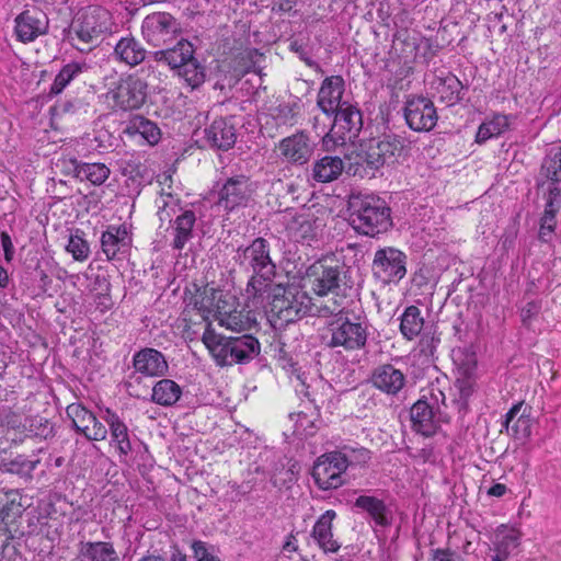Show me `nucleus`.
Returning a JSON list of instances; mask_svg holds the SVG:
<instances>
[{
    "mask_svg": "<svg viewBox=\"0 0 561 561\" xmlns=\"http://www.w3.org/2000/svg\"><path fill=\"white\" fill-rule=\"evenodd\" d=\"M404 118L408 126L415 131L432 130L437 123L434 103L424 96H414L405 102Z\"/></svg>",
    "mask_w": 561,
    "mask_h": 561,
    "instance_id": "nucleus-14",
    "label": "nucleus"
},
{
    "mask_svg": "<svg viewBox=\"0 0 561 561\" xmlns=\"http://www.w3.org/2000/svg\"><path fill=\"white\" fill-rule=\"evenodd\" d=\"M178 75L185 81L187 87L194 90L205 82L206 68L193 57L178 70Z\"/></svg>",
    "mask_w": 561,
    "mask_h": 561,
    "instance_id": "nucleus-43",
    "label": "nucleus"
},
{
    "mask_svg": "<svg viewBox=\"0 0 561 561\" xmlns=\"http://www.w3.org/2000/svg\"><path fill=\"white\" fill-rule=\"evenodd\" d=\"M233 261L242 271L251 273L245 289L248 297L264 296L276 276V264L272 260L268 241L257 237L249 245L239 247Z\"/></svg>",
    "mask_w": 561,
    "mask_h": 561,
    "instance_id": "nucleus-1",
    "label": "nucleus"
},
{
    "mask_svg": "<svg viewBox=\"0 0 561 561\" xmlns=\"http://www.w3.org/2000/svg\"><path fill=\"white\" fill-rule=\"evenodd\" d=\"M328 323V333L330 335L327 345L331 348H343L346 352L362 350L366 346L368 339V327L364 321L350 317L343 309L335 313Z\"/></svg>",
    "mask_w": 561,
    "mask_h": 561,
    "instance_id": "nucleus-5",
    "label": "nucleus"
},
{
    "mask_svg": "<svg viewBox=\"0 0 561 561\" xmlns=\"http://www.w3.org/2000/svg\"><path fill=\"white\" fill-rule=\"evenodd\" d=\"M370 382L382 393L397 396L404 388L407 378L403 371L392 364H382L373 370Z\"/></svg>",
    "mask_w": 561,
    "mask_h": 561,
    "instance_id": "nucleus-21",
    "label": "nucleus"
},
{
    "mask_svg": "<svg viewBox=\"0 0 561 561\" xmlns=\"http://www.w3.org/2000/svg\"><path fill=\"white\" fill-rule=\"evenodd\" d=\"M147 82L135 75L121 78L106 93V99L123 111L140 108L147 99Z\"/></svg>",
    "mask_w": 561,
    "mask_h": 561,
    "instance_id": "nucleus-9",
    "label": "nucleus"
},
{
    "mask_svg": "<svg viewBox=\"0 0 561 561\" xmlns=\"http://www.w3.org/2000/svg\"><path fill=\"white\" fill-rule=\"evenodd\" d=\"M435 89L440 101L445 102L447 105H454L461 100L460 92L462 90V83L454 75L439 78Z\"/></svg>",
    "mask_w": 561,
    "mask_h": 561,
    "instance_id": "nucleus-41",
    "label": "nucleus"
},
{
    "mask_svg": "<svg viewBox=\"0 0 561 561\" xmlns=\"http://www.w3.org/2000/svg\"><path fill=\"white\" fill-rule=\"evenodd\" d=\"M147 55L145 47L133 36L122 37L114 47V56L129 67L140 65Z\"/></svg>",
    "mask_w": 561,
    "mask_h": 561,
    "instance_id": "nucleus-32",
    "label": "nucleus"
},
{
    "mask_svg": "<svg viewBox=\"0 0 561 561\" xmlns=\"http://www.w3.org/2000/svg\"><path fill=\"white\" fill-rule=\"evenodd\" d=\"M407 256L396 248H383L375 252L371 271L382 284L396 283L407 274Z\"/></svg>",
    "mask_w": 561,
    "mask_h": 561,
    "instance_id": "nucleus-10",
    "label": "nucleus"
},
{
    "mask_svg": "<svg viewBox=\"0 0 561 561\" xmlns=\"http://www.w3.org/2000/svg\"><path fill=\"white\" fill-rule=\"evenodd\" d=\"M506 490L507 489L504 484L495 483L489 489L488 494L491 496L501 497L506 493Z\"/></svg>",
    "mask_w": 561,
    "mask_h": 561,
    "instance_id": "nucleus-60",
    "label": "nucleus"
},
{
    "mask_svg": "<svg viewBox=\"0 0 561 561\" xmlns=\"http://www.w3.org/2000/svg\"><path fill=\"white\" fill-rule=\"evenodd\" d=\"M402 149L401 140L396 137L373 139L366 147L365 162L369 168L378 170L383 165L393 164Z\"/></svg>",
    "mask_w": 561,
    "mask_h": 561,
    "instance_id": "nucleus-17",
    "label": "nucleus"
},
{
    "mask_svg": "<svg viewBox=\"0 0 561 561\" xmlns=\"http://www.w3.org/2000/svg\"><path fill=\"white\" fill-rule=\"evenodd\" d=\"M439 342L435 331L425 330L419 342L420 352L425 356H433Z\"/></svg>",
    "mask_w": 561,
    "mask_h": 561,
    "instance_id": "nucleus-52",
    "label": "nucleus"
},
{
    "mask_svg": "<svg viewBox=\"0 0 561 561\" xmlns=\"http://www.w3.org/2000/svg\"><path fill=\"white\" fill-rule=\"evenodd\" d=\"M331 129L322 138L325 151H333L344 146L346 141L356 138L363 127L362 112L356 104L344 103V106L334 114Z\"/></svg>",
    "mask_w": 561,
    "mask_h": 561,
    "instance_id": "nucleus-7",
    "label": "nucleus"
},
{
    "mask_svg": "<svg viewBox=\"0 0 561 561\" xmlns=\"http://www.w3.org/2000/svg\"><path fill=\"white\" fill-rule=\"evenodd\" d=\"M283 550L288 552H296L298 550L297 540L294 534H289L285 543L283 545Z\"/></svg>",
    "mask_w": 561,
    "mask_h": 561,
    "instance_id": "nucleus-59",
    "label": "nucleus"
},
{
    "mask_svg": "<svg viewBox=\"0 0 561 561\" xmlns=\"http://www.w3.org/2000/svg\"><path fill=\"white\" fill-rule=\"evenodd\" d=\"M556 228V209L545 211L540 219L539 239L543 242L550 240Z\"/></svg>",
    "mask_w": 561,
    "mask_h": 561,
    "instance_id": "nucleus-51",
    "label": "nucleus"
},
{
    "mask_svg": "<svg viewBox=\"0 0 561 561\" xmlns=\"http://www.w3.org/2000/svg\"><path fill=\"white\" fill-rule=\"evenodd\" d=\"M77 561H119L112 542L81 541L78 545Z\"/></svg>",
    "mask_w": 561,
    "mask_h": 561,
    "instance_id": "nucleus-29",
    "label": "nucleus"
},
{
    "mask_svg": "<svg viewBox=\"0 0 561 561\" xmlns=\"http://www.w3.org/2000/svg\"><path fill=\"white\" fill-rule=\"evenodd\" d=\"M345 81L341 76L327 77L319 89L317 96L318 107L328 116H332L337 110L350 103L343 100Z\"/></svg>",
    "mask_w": 561,
    "mask_h": 561,
    "instance_id": "nucleus-19",
    "label": "nucleus"
},
{
    "mask_svg": "<svg viewBox=\"0 0 561 561\" xmlns=\"http://www.w3.org/2000/svg\"><path fill=\"white\" fill-rule=\"evenodd\" d=\"M336 513L333 510L325 511L313 525L311 537L324 553H336L341 543L333 536V520Z\"/></svg>",
    "mask_w": 561,
    "mask_h": 561,
    "instance_id": "nucleus-24",
    "label": "nucleus"
},
{
    "mask_svg": "<svg viewBox=\"0 0 561 561\" xmlns=\"http://www.w3.org/2000/svg\"><path fill=\"white\" fill-rule=\"evenodd\" d=\"M512 116L505 114H495L489 121L483 122L477 131L476 141L484 144L493 137H497L505 133L511 125Z\"/></svg>",
    "mask_w": 561,
    "mask_h": 561,
    "instance_id": "nucleus-36",
    "label": "nucleus"
},
{
    "mask_svg": "<svg viewBox=\"0 0 561 561\" xmlns=\"http://www.w3.org/2000/svg\"><path fill=\"white\" fill-rule=\"evenodd\" d=\"M296 1L297 0H275L273 9H277L282 12H287L293 9V7L296 4Z\"/></svg>",
    "mask_w": 561,
    "mask_h": 561,
    "instance_id": "nucleus-58",
    "label": "nucleus"
},
{
    "mask_svg": "<svg viewBox=\"0 0 561 561\" xmlns=\"http://www.w3.org/2000/svg\"><path fill=\"white\" fill-rule=\"evenodd\" d=\"M334 453L344 461L345 470L350 466L366 465L371 458L370 450L358 445H343Z\"/></svg>",
    "mask_w": 561,
    "mask_h": 561,
    "instance_id": "nucleus-44",
    "label": "nucleus"
},
{
    "mask_svg": "<svg viewBox=\"0 0 561 561\" xmlns=\"http://www.w3.org/2000/svg\"><path fill=\"white\" fill-rule=\"evenodd\" d=\"M412 427L424 436L436 432L437 423L434 408L424 399L417 400L411 408Z\"/></svg>",
    "mask_w": 561,
    "mask_h": 561,
    "instance_id": "nucleus-30",
    "label": "nucleus"
},
{
    "mask_svg": "<svg viewBox=\"0 0 561 561\" xmlns=\"http://www.w3.org/2000/svg\"><path fill=\"white\" fill-rule=\"evenodd\" d=\"M255 304L268 307L270 312L280 322L290 323L307 314L311 299L306 291L296 285L284 286L271 282L264 296H250Z\"/></svg>",
    "mask_w": 561,
    "mask_h": 561,
    "instance_id": "nucleus-2",
    "label": "nucleus"
},
{
    "mask_svg": "<svg viewBox=\"0 0 561 561\" xmlns=\"http://www.w3.org/2000/svg\"><path fill=\"white\" fill-rule=\"evenodd\" d=\"M520 534L515 528L501 526L496 533L495 556L494 559L504 561L508 558L511 552L518 546Z\"/></svg>",
    "mask_w": 561,
    "mask_h": 561,
    "instance_id": "nucleus-37",
    "label": "nucleus"
},
{
    "mask_svg": "<svg viewBox=\"0 0 561 561\" xmlns=\"http://www.w3.org/2000/svg\"><path fill=\"white\" fill-rule=\"evenodd\" d=\"M130 244V237L125 225H110L101 236V248L107 260H114Z\"/></svg>",
    "mask_w": 561,
    "mask_h": 561,
    "instance_id": "nucleus-27",
    "label": "nucleus"
},
{
    "mask_svg": "<svg viewBox=\"0 0 561 561\" xmlns=\"http://www.w3.org/2000/svg\"><path fill=\"white\" fill-rule=\"evenodd\" d=\"M72 175L80 181H89L91 184L102 185L111 174L110 168L101 162H83L76 158L69 160Z\"/></svg>",
    "mask_w": 561,
    "mask_h": 561,
    "instance_id": "nucleus-28",
    "label": "nucleus"
},
{
    "mask_svg": "<svg viewBox=\"0 0 561 561\" xmlns=\"http://www.w3.org/2000/svg\"><path fill=\"white\" fill-rule=\"evenodd\" d=\"M9 284V276L7 270L0 265V287L5 288Z\"/></svg>",
    "mask_w": 561,
    "mask_h": 561,
    "instance_id": "nucleus-61",
    "label": "nucleus"
},
{
    "mask_svg": "<svg viewBox=\"0 0 561 561\" xmlns=\"http://www.w3.org/2000/svg\"><path fill=\"white\" fill-rule=\"evenodd\" d=\"M541 309V304L538 300L528 301L520 309V319L524 325H529L534 318L538 316Z\"/></svg>",
    "mask_w": 561,
    "mask_h": 561,
    "instance_id": "nucleus-54",
    "label": "nucleus"
},
{
    "mask_svg": "<svg viewBox=\"0 0 561 561\" xmlns=\"http://www.w3.org/2000/svg\"><path fill=\"white\" fill-rule=\"evenodd\" d=\"M1 244L4 251V259L7 262H10L14 254V247L11 241L10 236L7 232L1 233Z\"/></svg>",
    "mask_w": 561,
    "mask_h": 561,
    "instance_id": "nucleus-56",
    "label": "nucleus"
},
{
    "mask_svg": "<svg viewBox=\"0 0 561 561\" xmlns=\"http://www.w3.org/2000/svg\"><path fill=\"white\" fill-rule=\"evenodd\" d=\"M7 499L5 504L0 511L3 520L20 516L24 510L21 503V496L18 492L11 491L7 493Z\"/></svg>",
    "mask_w": 561,
    "mask_h": 561,
    "instance_id": "nucleus-50",
    "label": "nucleus"
},
{
    "mask_svg": "<svg viewBox=\"0 0 561 561\" xmlns=\"http://www.w3.org/2000/svg\"><path fill=\"white\" fill-rule=\"evenodd\" d=\"M234 297L219 299L216 319L221 327L234 332L250 330L256 324V318L251 310L233 306Z\"/></svg>",
    "mask_w": 561,
    "mask_h": 561,
    "instance_id": "nucleus-15",
    "label": "nucleus"
},
{
    "mask_svg": "<svg viewBox=\"0 0 561 561\" xmlns=\"http://www.w3.org/2000/svg\"><path fill=\"white\" fill-rule=\"evenodd\" d=\"M158 216L161 221L172 222L173 240L171 247L181 251L193 238V229L196 222V216L193 210L181 211L179 201L172 195H162L158 203Z\"/></svg>",
    "mask_w": 561,
    "mask_h": 561,
    "instance_id": "nucleus-6",
    "label": "nucleus"
},
{
    "mask_svg": "<svg viewBox=\"0 0 561 561\" xmlns=\"http://www.w3.org/2000/svg\"><path fill=\"white\" fill-rule=\"evenodd\" d=\"M181 394L182 390L174 380L161 379L153 386L151 399L157 404L170 407L180 399Z\"/></svg>",
    "mask_w": 561,
    "mask_h": 561,
    "instance_id": "nucleus-40",
    "label": "nucleus"
},
{
    "mask_svg": "<svg viewBox=\"0 0 561 561\" xmlns=\"http://www.w3.org/2000/svg\"><path fill=\"white\" fill-rule=\"evenodd\" d=\"M15 34L20 42L31 43L46 34L48 21L44 14L24 11L15 18Z\"/></svg>",
    "mask_w": 561,
    "mask_h": 561,
    "instance_id": "nucleus-23",
    "label": "nucleus"
},
{
    "mask_svg": "<svg viewBox=\"0 0 561 561\" xmlns=\"http://www.w3.org/2000/svg\"><path fill=\"white\" fill-rule=\"evenodd\" d=\"M344 170V162L337 156H324L312 164L311 178L318 183H330L337 180Z\"/></svg>",
    "mask_w": 561,
    "mask_h": 561,
    "instance_id": "nucleus-33",
    "label": "nucleus"
},
{
    "mask_svg": "<svg viewBox=\"0 0 561 561\" xmlns=\"http://www.w3.org/2000/svg\"><path fill=\"white\" fill-rule=\"evenodd\" d=\"M202 341L218 366L245 364L260 353V343L251 334L226 337L208 325Z\"/></svg>",
    "mask_w": 561,
    "mask_h": 561,
    "instance_id": "nucleus-3",
    "label": "nucleus"
},
{
    "mask_svg": "<svg viewBox=\"0 0 561 561\" xmlns=\"http://www.w3.org/2000/svg\"><path fill=\"white\" fill-rule=\"evenodd\" d=\"M128 129L139 134L150 145H156L160 140L161 133L157 124L142 116H136Z\"/></svg>",
    "mask_w": 561,
    "mask_h": 561,
    "instance_id": "nucleus-45",
    "label": "nucleus"
},
{
    "mask_svg": "<svg viewBox=\"0 0 561 561\" xmlns=\"http://www.w3.org/2000/svg\"><path fill=\"white\" fill-rule=\"evenodd\" d=\"M205 139L211 148L219 150H229L237 140L234 126L226 118L215 119L204 130Z\"/></svg>",
    "mask_w": 561,
    "mask_h": 561,
    "instance_id": "nucleus-26",
    "label": "nucleus"
},
{
    "mask_svg": "<svg viewBox=\"0 0 561 561\" xmlns=\"http://www.w3.org/2000/svg\"><path fill=\"white\" fill-rule=\"evenodd\" d=\"M66 412L72 422L73 428L80 434H83L88 430V425L93 421V413L81 403L69 404Z\"/></svg>",
    "mask_w": 561,
    "mask_h": 561,
    "instance_id": "nucleus-46",
    "label": "nucleus"
},
{
    "mask_svg": "<svg viewBox=\"0 0 561 561\" xmlns=\"http://www.w3.org/2000/svg\"><path fill=\"white\" fill-rule=\"evenodd\" d=\"M542 174L553 183L559 182L558 174L561 172V148L552 149L541 165Z\"/></svg>",
    "mask_w": 561,
    "mask_h": 561,
    "instance_id": "nucleus-47",
    "label": "nucleus"
},
{
    "mask_svg": "<svg viewBox=\"0 0 561 561\" xmlns=\"http://www.w3.org/2000/svg\"><path fill=\"white\" fill-rule=\"evenodd\" d=\"M277 148L282 159L295 165L308 163L313 153L310 138L304 131H298L282 139Z\"/></svg>",
    "mask_w": 561,
    "mask_h": 561,
    "instance_id": "nucleus-18",
    "label": "nucleus"
},
{
    "mask_svg": "<svg viewBox=\"0 0 561 561\" xmlns=\"http://www.w3.org/2000/svg\"><path fill=\"white\" fill-rule=\"evenodd\" d=\"M192 549L194 551V556L197 559V561H203L206 558H209L213 556L208 551L206 545L203 541H194L192 545Z\"/></svg>",
    "mask_w": 561,
    "mask_h": 561,
    "instance_id": "nucleus-57",
    "label": "nucleus"
},
{
    "mask_svg": "<svg viewBox=\"0 0 561 561\" xmlns=\"http://www.w3.org/2000/svg\"><path fill=\"white\" fill-rule=\"evenodd\" d=\"M253 193L254 186L248 176H231L220 190L218 204L226 210L231 211L238 207L247 206Z\"/></svg>",
    "mask_w": 561,
    "mask_h": 561,
    "instance_id": "nucleus-16",
    "label": "nucleus"
},
{
    "mask_svg": "<svg viewBox=\"0 0 561 561\" xmlns=\"http://www.w3.org/2000/svg\"><path fill=\"white\" fill-rule=\"evenodd\" d=\"M101 419L108 426L110 445L115 448L119 459L125 460L133 453L131 434L127 425L108 408L103 411Z\"/></svg>",
    "mask_w": 561,
    "mask_h": 561,
    "instance_id": "nucleus-20",
    "label": "nucleus"
},
{
    "mask_svg": "<svg viewBox=\"0 0 561 561\" xmlns=\"http://www.w3.org/2000/svg\"><path fill=\"white\" fill-rule=\"evenodd\" d=\"M180 24L168 12H153L148 14L141 24L145 39L154 47L169 44L180 33Z\"/></svg>",
    "mask_w": 561,
    "mask_h": 561,
    "instance_id": "nucleus-11",
    "label": "nucleus"
},
{
    "mask_svg": "<svg viewBox=\"0 0 561 561\" xmlns=\"http://www.w3.org/2000/svg\"><path fill=\"white\" fill-rule=\"evenodd\" d=\"M138 561H165V559L160 556L149 554L140 558Z\"/></svg>",
    "mask_w": 561,
    "mask_h": 561,
    "instance_id": "nucleus-64",
    "label": "nucleus"
},
{
    "mask_svg": "<svg viewBox=\"0 0 561 561\" xmlns=\"http://www.w3.org/2000/svg\"><path fill=\"white\" fill-rule=\"evenodd\" d=\"M432 561H463L462 558L450 549H433Z\"/></svg>",
    "mask_w": 561,
    "mask_h": 561,
    "instance_id": "nucleus-55",
    "label": "nucleus"
},
{
    "mask_svg": "<svg viewBox=\"0 0 561 561\" xmlns=\"http://www.w3.org/2000/svg\"><path fill=\"white\" fill-rule=\"evenodd\" d=\"M453 359L458 366L460 374L455 386L459 390L460 399L466 401L474 391L472 375L477 365V359L473 353L465 354L461 350L454 352Z\"/></svg>",
    "mask_w": 561,
    "mask_h": 561,
    "instance_id": "nucleus-25",
    "label": "nucleus"
},
{
    "mask_svg": "<svg viewBox=\"0 0 561 561\" xmlns=\"http://www.w3.org/2000/svg\"><path fill=\"white\" fill-rule=\"evenodd\" d=\"M523 407V402L514 404L508 412L505 414V421L503 427L515 438H528L531 434V417L524 413L519 414Z\"/></svg>",
    "mask_w": 561,
    "mask_h": 561,
    "instance_id": "nucleus-34",
    "label": "nucleus"
},
{
    "mask_svg": "<svg viewBox=\"0 0 561 561\" xmlns=\"http://www.w3.org/2000/svg\"><path fill=\"white\" fill-rule=\"evenodd\" d=\"M111 14L107 10L100 7H92L83 11L71 27V39L78 41L73 44L79 50L83 51L87 46L96 43L100 37L110 31Z\"/></svg>",
    "mask_w": 561,
    "mask_h": 561,
    "instance_id": "nucleus-8",
    "label": "nucleus"
},
{
    "mask_svg": "<svg viewBox=\"0 0 561 561\" xmlns=\"http://www.w3.org/2000/svg\"><path fill=\"white\" fill-rule=\"evenodd\" d=\"M66 250L76 261H84L90 254L89 243L78 233L70 236Z\"/></svg>",
    "mask_w": 561,
    "mask_h": 561,
    "instance_id": "nucleus-49",
    "label": "nucleus"
},
{
    "mask_svg": "<svg viewBox=\"0 0 561 561\" xmlns=\"http://www.w3.org/2000/svg\"><path fill=\"white\" fill-rule=\"evenodd\" d=\"M92 427L88 426V430L83 432V436L88 440L99 442L104 440L107 437V427L93 414V421L91 422Z\"/></svg>",
    "mask_w": 561,
    "mask_h": 561,
    "instance_id": "nucleus-53",
    "label": "nucleus"
},
{
    "mask_svg": "<svg viewBox=\"0 0 561 561\" xmlns=\"http://www.w3.org/2000/svg\"><path fill=\"white\" fill-rule=\"evenodd\" d=\"M340 275V267L332 260H320L307 268L305 282L316 295L327 296L339 288Z\"/></svg>",
    "mask_w": 561,
    "mask_h": 561,
    "instance_id": "nucleus-12",
    "label": "nucleus"
},
{
    "mask_svg": "<svg viewBox=\"0 0 561 561\" xmlns=\"http://www.w3.org/2000/svg\"><path fill=\"white\" fill-rule=\"evenodd\" d=\"M88 69L84 62H69L57 73L50 85V94H59L80 73Z\"/></svg>",
    "mask_w": 561,
    "mask_h": 561,
    "instance_id": "nucleus-42",
    "label": "nucleus"
},
{
    "mask_svg": "<svg viewBox=\"0 0 561 561\" xmlns=\"http://www.w3.org/2000/svg\"><path fill=\"white\" fill-rule=\"evenodd\" d=\"M133 367L135 374H140L145 377H161L169 369L164 355L151 347H145L134 354Z\"/></svg>",
    "mask_w": 561,
    "mask_h": 561,
    "instance_id": "nucleus-22",
    "label": "nucleus"
},
{
    "mask_svg": "<svg viewBox=\"0 0 561 561\" xmlns=\"http://www.w3.org/2000/svg\"><path fill=\"white\" fill-rule=\"evenodd\" d=\"M549 197H552L556 202H561V193L556 185L549 190Z\"/></svg>",
    "mask_w": 561,
    "mask_h": 561,
    "instance_id": "nucleus-63",
    "label": "nucleus"
},
{
    "mask_svg": "<svg viewBox=\"0 0 561 561\" xmlns=\"http://www.w3.org/2000/svg\"><path fill=\"white\" fill-rule=\"evenodd\" d=\"M424 328V318L421 310L416 306H409L405 308L400 318V332L402 335L411 341L422 333Z\"/></svg>",
    "mask_w": 561,
    "mask_h": 561,
    "instance_id": "nucleus-38",
    "label": "nucleus"
},
{
    "mask_svg": "<svg viewBox=\"0 0 561 561\" xmlns=\"http://www.w3.org/2000/svg\"><path fill=\"white\" fill-rule=\"evenodd\" d=\"M38 457H27L25 455H16L13 458H3L0 463V469L3 472L16 474L25 480H31L33 471L39 465Z\"/></svg>",
    "mask_w": 561,
    "mask_h": 561,
    "instance_id": "nucleus-35",
    "label": "nucleus"
},
{
    "mask_svg": "<svg viewBox=\"0 0 561 561\" xmlns=\"http://www.w3.org/2000/svg\"><path fill=\"white\" fill-rule=\"evenodd\" d=\"M560 204H561V202H556V199H553L552 197H549V199L546 204L545 211H548L549 209H556V213H557L560 207Z\"/></svg>",
    "mask_w": 561,
    "mask_h": 561,
    "instance_id": "nucleus-62",
    "label": "nucleus"
},
{
    "mask_svg": "<svg viewBox=\"0 0 561 561\" xmlns=\"http://www.w3.org/2000/svg\"><path fill=\"white\" fill-rule=\"evenodd\" d=\"M291 419L295 417V431L304 435H312L316 432V421L318 420V412L316 410L307 413L300 411L297 414H291Z\"/></svg>",
    "mask_w": 561,
    "mask_h": 561,
    "instance_id": "nucleus-48",
    "label": "nucleus"
},
{
    "mask_svg": "<svg viewBox=\"0 0 561 561\" xmlns=\"http://www.w3.org/2000/svg\"><path fill=\"white\" fill-rule=\"evenodd\" d=\"M194 53L193 44L186 39H181L172 48L156 51L154 60L165 62L171 69L179 70L194 57Z\"/></svg>",
    "mask_w": 561,
    "mask_h": 561,
    "instance_id": "nucleus-31",
    "label": "nucleus"
},
{
    "mask_svg": "<svg viewBox=\"0 0 561 561\" xmlns=\"http://www.w3.org/2000/svg\"><path fill=\"white\" fill-rule=\"evenodd\" d=\"M350 224L357 232L376 237L392 226L391 209L375 195H353L350 198Z\"/></svg>",
    "mask_w": 561,
    "mask_h": 561,
    "instance_id": "nucleus-4",
    "label": "nucleus"
},
{
    "mask_svg": "<svg viewBox=\"0 0 561 561\" xmlns=\"http://www.w3.org/2000/svg\"><path fill=\"white\" fill-rule=\"evenodd\" d=\"M333 451L320 456L313 465L312 478L321 490L337 489L344 483V461Z\"/></svg>",
    "mask_w": 561,
    "mask_h": 561,
    "instance_id": "nucleus-13",
    "label": "nucleus"
},
{
    "mask_svg": "<svg viewBox=\"0 0 561 561\" xmlns=\"http://www.w3.org/2000/svg\"><path fill=\"white\" fill-rule=\"evenodd\" d=\"M355 506L366 512L377 525L386 526L389 524L388 508L382 500L370 495H360L356 499Z\"/></svg>",
    "mask_w": 561,
    "mask_h": 561,
    "instance_id": "nucleus-39",
    "label": "nucleus"
}]
</instances>
